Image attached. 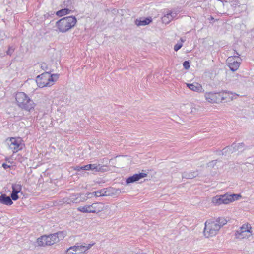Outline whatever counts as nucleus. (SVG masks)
<instances>
[{
    "label": "nucleus",
    "instance_id": "9",
    "mask_svg": "<svg viewBox=\"0 0 254 254\" xmlns=\"http://www.w3.org/2000/svg\"><path fill=\"white\" fill-rule=\"evenodd\" d=\"M212 202L215 205H219L222 204H229V199L227 193L224 195H216L213 197Z\"/></svg>",
    "mask_w": 254,
    "mask_h": 254
},
{
    "label": "nucleus",
    "instance_id": "20",
    "mask_svg": "<svg viewBox=\"0 0 254 254\" xmlns=\"http://www.w3.org/2000/svg\"><path fill=\"white\" fill-rule=\"evenodd\" d=\"M76 0H65L63 2V5L67 8L71 9L73 8V5Z\"/></svg>",
    "mask_w": 254,
    "mask_h": 254
},
{
    "label": "nucleus",
    "instance_id": "44",
    "mask_svg": "<svg viewBox=\"0 0 254 254\" xmlns=\"http://www.w3.org/2000/svg\"><path fill=\"white\" fill-rule=\"evenodd\" d=\"M180 41H181V43H182V44L183 43H184L185 41V40L183 39L182 38H181Z\"/></svg>",
    "mask_w": 254,
    "mask_h": 254
},
{
    "label": "nucleus",
    "instance_id": "25",
    "mask_svg": "<svg viewBox=\"0 0 254 254\" xmlns=\"http://www.w3.org/2000/svg\"><path fill=\"white\" fill-rule=\"evenodd\" d=\"M12 191L19 193L22 189V186L19 184H13L12 185Z\"/></svg>",
    "mask_w": 254,
    "mask_h": 254
},
{
    "label": "nucleus",
    "instance_id": "36",
    "mask_svg": "<svg viewBox=\"0 0 254 254\" xmlns=\"http://www.w3.org/2000/svg\"><path fill=\"white\" fill-rule=\"evenodd\" d=\"M14 51V48H13L12 46H11V47L9 46L8 50L6 51V54L10 56L13 53Z\"/></svg>",
    "mask_w": 254,
    "mask_h": 254
},
{
    "label": "nucleus",
    "instance_id": "7",
    "mask_svg": "<svg viewBox=\"0 0 254 254\" xmlns=\"http://www.w3.org/2000/svg\"><path fill=\"white\" fill-rule=\"evenodd\" d=\"M9 142H10L9 144V148L12 150L14 153L22 149L23 144L20 142V140L12 137L10 138Z\"/></svg>",
    "mask_w": 254,
    "mask_h": 254
},
{
    "label": "nucleus",
    "instance_id": "17",
    "mask_svg": "<svg viewBox=\"0 0 254 254\" xmlns=\"http://www.w3.org/2000/svg\"><path fill=\"white\" fill-rule=\"evenodd\" d=\"M187 86L190 89L195 92H201L202 90L201 85L198 83H194L192 84L187 83Z\"/></svg>",
    "mask_w": 254,
    "mask_h": 254
},
{
    "label": "nucleus",
    "instance_id": "14",
    "mask_svg": "<svg viewBox=\"0 0 254 254\" xmlns=\"http://www.w3.org/2000/svg\"><path fill=\"white\" fill-rule=\"evenodd\" d=\"M152 21V19L151 17L147 18H140L139 19H136L135 20V24L138 26H145Z\"/></svg>",
    "mask_w": 254,
    "mask_h": 254
},
{
    "label": "nucleus",
    "instance_id": "37",
    "mask_svg": "<svg viewBox=\"0 0 254 254\" xmlns=\"http://www.w3.org/2000/svg\"><path fill=\"white\" fill-rule=\"evenodd\" d=\"M231 147H232V149H234V152L239 150L237 144L236 143H233L231 145Z\"/></svg>",
    "mask_w": 254,
    "mask_h": 254
},
{
    "label": "nucleus",
    "instance_id": "43",
    "mask_svg": "<svg viewBox=\"0 0 254 254\" xmlns=\"http://www.w3.org/2000/svg\"><path fill=\"white\" fill-rule=\"evenodd\" d=\"M100 217L101 218H103V219H104V218H106V216H105V215H103L102 213H101V214H100Z\"/></svg>",
    "mask_w": 254,
    "mask_h": 254
},
{
    "label": "nucleus",
    "instance_id": "33",
    "mask_svg": "<svg viewBox=\"0 0 254 254\" xmlns=\"http://www.w3.org/2000/svg\"><path fill=\"white\" fill-rule=\"evenodd\" d=\"M178 13V11H176L174 12L170 11L169 13H167V15H169L170 19L172 20L173 18H175L177 16Z\"/></svg>",
    "mask_w": 254,
    "mask_h": 254
},
{
    "label": "nucleus",
    "instance_id": "34",
    "mask_svg": "<svg viewBox=\"0 0 254 254\" xmlns=\"http://www.w3.org/2000/svg\"><path fill=\"white\" fill-rule=\"evenodd\" d=\"M183 67L185 69H188L190 67V64L188 61H185L183 63Z\"/></svg>",
    "mask_w": 254,
    "mask_h": 254
},
{
    "label": "nucleus",
    "instance_id": "35",
    "mask_svg": "<svg viewBox=\"0 0 254 254\" xmlns=\"http://www.w3.org/2000/svg\"><path fill=\"white\" fill-rule=\"evenodd\" d=\"M182 46H183V44H182V43H177L174 46V51H178L180 49H181L182 48Z\"/></svg>",
    "mask_w": 254,
    "mask_h": 254
},
{
    "label": "nucleus",
    "instance_id": "21",
    "mask_svg": "<svg viewBox=\"0 0 254 254\" xmlns=\"http://www.w3.org/2000/svg\"><path fill=\"white\" fill-rule=\"evenodd\" d=\"M252 229V227L250 224H244L240 228V229L237 230V231H240L242 232H245V233H252V231H251Z\"/></svg>",
    "mask_w": 254,
    "mask_h": 254
},
{
    "label": "nucleus",
    "instance_id": "13",
    "mask_svg": "<svg viewBox=\"0 0 254 254\" xmlns=\"http://www.w3.org/2000/svg\"><path fill=\"white\" fill-rule=\"evenodd\" d=\"M53 243H56L60 240H63L64 237V233L63 231H59L57 233L49 235Z\"/></svg>",
    "mask_w": 254,
    "mask_h": 254
},
{
    "label": "nucleus",
    "instance_id": "8",
    "mask_svg": "<svg viewBox=\"0 0 254 254\" xmlns=\"http://www.w3.org/2000/svg\"><path fill=\"white\" fill-rule=\"evenodd\" d=\"M37 243L38 246H50L54 243L52 241V239L49 235H43L38 238L37 240Z\"/></svg>",
    "mask_w": 254,
    "mask_h": 254
},
{
    "label": "nucleus",
    "instance_id": "2",
    "mask_svg": "<svg viewBox=\"0 0 254 254\" xmlns=\"http://www.w3.org/2000/svg\"><path fill=\"white\" fill-rule=\"evenodd\" d=\"M77 22V19L74 16L64 17L57 21L56 26L58 31L65 33L74 27Z\"/></svg>",
    "mask_w": 254,
    "mask_h": 254
},
{
    "label": "nucleus",
    "instance_id": "12",
    "mask_svg": "<svg viewBox=\"0 0 254 254\" xmlns=\"http://www.w3.org/2000/svg\"><path fill=\"white\" fill-rule=\"evenodd\" d=\"M94 244H89L88 246L83 245L80 244H76V245L70 247V249H72L73 251H81V252H85L86 251L90 249Z\"/></svg>",
    "mask_w": 254,
    "mask_h": 254
},
{
    "label": "nucleus",
    "instance_id": "19",
    "mask_svg": "<svg viewBox=\"0 0 254 254\" xmlns=\"http://www.w3.org/2000/svg\"><path fill=\"white\" fill-rule=\"evenodd\" d=\"M227 92H221L219 93H216V100L215 103L221 102L223 100L227 98L226 95Z\"/></svg>",
    "mask_w": 254,
    "mask_h": 254
},
{
    "label": "nucleus",
    "instance_id": "40",
    "mask_svg": "<svg viewBox=\"0 0 254 254\" xmlns=\"http://www.w3.org/2000/svg\"><path fill=\"white\" fill-rule=\"evenodd\" d=\"M234 54L233 56H232V57H234V59L235 58H239V57H240V54L236 51L235 50L234 51Z\"/></svg>",
    "mask_w": 254,
    "mask_h": 254
},
{
    "label": "nucleus",
    "instance_id": "24",
    "mask_svg": "<svg viewBox=\"0 0 254 254\" xmlns=\"http://www.w3.org/2000/svg\"><path fill=\"white\" fill-rule=\"evenodd\" d=\"M227 195L228 196V198L229 199V203L238 200L240 197H241L240 194H228L227 193Z\"/></svg>",
    "mask_w": 254,
    "mask_h": 254
},
{
    "label": "nucleus",
    "instance_id": "41",
    "mask_svg": "<svg viewBox=\"0 0 254 254\" xmlns=\"http://www.w3.org/2000/svg\"><path fill=\"white\" fill-rule=\"evenodd\" d=\"M244 144L243 143H240L237 144L238 147L239 149H242L244 147Z\"/></svg>",
    "mask_w": 254,
    "mask_h": 254
},
{
    "label": "nucleus",
    "instance_id": "32",
    "mask_svg": "<svg viewBox=\"0 0 254 254\" xmlns=\"http://www.w3.org/2000/svg\"><path fill=\"white\" fill-rule=\"evenodd\" d=\"M171 20L170 17L169 15H167V14L162 18V21L164 23H168Z\"/></svg>",
    "mask_w": 254,
    "mask_h": 254
},
{
    "label": "nucleus",
    "instance_id": "26",
    "mask_svg": "<svg viewBox=\"0 0 254 254\" xmlns=\"http://www.w3.org/2000/svg\"><path fill=\"white\" fill-rule=\"evenodd\" d=\"M215 221L218 224V226H220V228L227 222V221L224 217H218L216 219Z\"/></svg>",
    "mask_w": 254,
    "mask_h": 254
},
{
    "label": "nucleus",
    "instance_id": "15",
    "mask_svg": "<svg viewBox=\"0 0 254 254\" xmlns=\"http://www.w3.org/2000/svg\"><path fill=\"white\" fill-rule=\"evenodd\" d=\"M0 203L9 206L13 204V201L10 196L6 195L5 194H2L0 196Z\"/></svg>",
    "mask_w": 254,
    "mask_h": 254
},
{
    "label": "nucleus",
    "instance_id": "27",
    "mask_svg": "<svg viewBox=\"0 0 254 254\" xmlns=\"http://www.w3.org/2000/svg\"><path fill=\"white\" fill-rule=\"evenodd\" d=\"M41 68L43 70L47 71L46 72H49V74H50L51 72H53L54 70L52 69L48 64L46 63H42L41 64Z\"/></svg>",
    "mask_w": 254,
    "mask_h": 254
},
{
    "label": "nucleus",
    "instance_id": "11",
    "mask_svg": "<svg viewBox=\"0 0 254 254\" xmlns=\"http://www.w3.org/2000/svg\"><path fill=\"white\" fill-rule=\"evenodd\" d=\"M147 174L144 173H139L135 174L133 175L128 177L126 181L127 184H130L134 183L137 181L139 180L140 179L146 177Z\"/></svg>",
    "mask_w": 254,
    "mask_h": 254
},
{
    "label": "nucleus",
    "instance_id": "39",
    "mask_svg": "<svg viewBox=\"0 0 254 254\" xmlns=\"http://www.w3.org/2000/svg\"><path fill=\"white\" fill-rule=\"evenodd\" d=\"M72 251L73 250L72 249H70V248H69L66 251V254H75V253Z\"/></svg>",
    "mask_w": 254,
    "mask_h": 254
},
{
    "label": "nucleus",
    "instance_id": "45",
    "mask_svg": "<svg viewBox=\"0 0 254 254\" xmlns=\"http://www.w3.org/2000/svg\"><path fill=\"white\" fill-rule=\"evenodd\" d=\"M136 254H146L144 253H137Z\"/></svg>",
    "mask_w": 254,
    "mask_h": 254
},
{
    "label": "nucleus",
    "instance_id": "23",
    "mask_svg": "<svg viewBox=\"0 0 254 254\" xmlns=\"http://www.w3.org/2000/svg\"><path fill=\"white\" fill-rule=\"evenodd\" d=\"M221 154L222 155H227L228 154H230L234 152V149H232V147L231 146H228L224 148L223 149V150L221 151Z\"/></svg>",
    "mask_w": 254,
    "mask_h": 254
},
{
    "label": "nucleus",
    "instance_id": "22",
    "mask_svg": "<svg viewBox=\"0 0 254 254\" xmlns=\"http://www.w3.org/2000/svg\"><path fill=\"white\" fill-rule=\"evenodd\" d=\"M72 11L71 9H69V8H64L56 12V15L58 16L61 17L66 14L70 13V12Z\"/></svg>",
    "mask_w": 254,
    "mask_h": 254
},
{
    "label": "nucleus",
    "instance_id": "30",
    "mask_svg": "<svg viewBox=\"0 0 254 254\" xmlns=\"http://www.w3.org/2000/svg\"><path fill=\"white\" fill-rule=\"evenodd\" d=\"M105 193H106V191H104V190H101L100 191H94L92 193V194L94 195L95 196L99 197V196L107 195V194H106Z\"/></svg>",
    "mask_w": 254,
    "mask_h": 254
},
{
    "label": "nucleus",
    "instance_id": "1",
    "mask_svg": "<svg viewBox=\"0 0 254 254\" xmlns=\"http://www.w3.org/2000/svg\"><path fill=\"white\" fill-rule=\"evenodd\" d=\"M17 105L22 109L27 111L33 110L35 104L25 93L18 92L15 95Z\"/></svg>",
    "mask_w": 254,
    "mask_h": 254
},
{
    "label": "nucleus",
    "instance_id": "29",
    "mask_svg": "<svg viewBox=\"0 0 254 254\" xmlns=\"http://www.w3.org/2000/svg\"><path fill=\"white\" fill-rule=\"evenodd\" d=\"M77 210L83 213H90L89 205L79 207L77 208Z\"/></svg>",
    "mask_w": 254,
    "mask_h": 254
},
{
    "label": "nucleus",
    "instance_id": "3",
    "mask_svg": "<svg viewBox=\"0 0 254 254\" xmlns=\"http://www.w3.org/2000/svg\"><path fill=\"white\" fill-rule=\"evenodd\" d=\"M58 78V75L57 74H49V72H45L37 76L36 81L38 86L43 88L46 86H50Z\"/></svg>",
    "mask_w": 254,
    "mask_h": 254
},
{
    "label": "nucleus",
    "instance_id": "4",
    "mask_svg": "<svg viewBox=\"0 0 254 254\" xmlns=\"http://www.w3.org/2000/svg\"><path fill=\"white\" fill-rule=\"evenodd\" d=\"M220 229V226L215 221L207 220L205 223L203 233L206 237H212L215 235Z\"/></svg>",
    "mask_w": 254,
    "mask_h": 254
},
{
    "label": "nucleus",
    "instance_id": "28",
    "mask_svg": "<svg viewBox=\"0 0 254 254\" xmlns=\"http://www.w3.org/2000/svg\"><path fill=\"white\" fill-rule=\"evenodd\" d=\"M247 234V233L236 231L235 236L236 238L237 239H244L246 237H248L249 236H248Z\"/></svg>",
    "mask_w": 254,
    "mask_h": 254
},
{
    "label": "nucleus",
    "instance_id": "46",
    "mask_svg": "<svg viewBox=\"0 0 254 254\" xmlns=\"http://www.w3.org/2000/svg\"><path fill=\"white\" fill-rule=\"evenodd\" d=\"M211 20H213V18L212 17H211Z\"/></svg>",
    "mask_w": 254,
    "mask_h": 254
},
{
    "label": "nucleus",
    "instance_id": "42",
    "mask_svg": "<svg viewBox=\"0 0 254 254\" xmlns=\"http://www.w3.org/2000/svg\"><path fill=\"white\" fill-rule=\"evenodd\" d=\"M2 167L4 168V169H7L8 168H10V165H7V164L4 163L2 164Z\"/></svg>",
    "mask_w": 254,
    "mask_h": 254
},
{
    "label": "nucleus",
    "instance_id": "16",
    "mask_svg": "<svg viewBox=\"0 0 254 254\" xmlns=\"http://www.w3.org/2000/svg\"><path fill=\"white\" fill-rule=\"evenodd\" d=\"M198 176V171L196 170L193 172H184L182 173V178H185L187 179H192Z\"/></svg>",
    "mask_w": 254,
    "mask_h": 254
},
{
    "label": "nucleus",
    "instance_id": "6",
    "mask_svg": "<svg viewBox=\"0 0 254 254\" xmlns=\"http://www.w3.org/2000/svg\"><path fill=\"white\" fill-rule=\"evenodd\" d=\"M89 206L90 213H98L108 208V206L101 202L94 203Z\"/></svg>",
    "mask_w": 254,
    "mask_h": 254
},
{
    "label": "nucleus",
    "instance_id": "31",
    "mask_svg": "<svg viewBox=\"0 0 254 254\" xmlns=\"http://www.w3.org/2000/svg\"><path fill=\"white\" fill-rule=\"evenodd\" d=\"M18 194V193L12 191V192L11 193V195L10 196L12 201V200H14V201L17 200L19 198Z\"/></svg>",
    "mask_w": 254,
    "mask_h": 254
},
{
    "label": "nucleus",
    "instance_id": "38",
    "mask_svg": "<svg viewBox=\"0 0 254 254\" xmlns=\"http://www.w3.org/2000/svg\"><path fill=\"white\" fill-rule=\"evenodd\" d=\"M217 160H212V161L210 162L208 164V166L209 167H213L216 163Z\"/></svg>",
    "mask_w": 254,
    "mask_h": 254
},
{
    "label": "nucleus",
    "instance_id": "18",
    "mask_svg": "<svg viewBox=\"0 0 254 254\" xmlns=\"http://www.w3.org/2000/svg\"><path fill=\"white\" fill-rule=\"evenodd\" d=\"M216 93L213 92L206 93L205 94L206 100L210 103H215L216 100Z\"/></svg>",
    "mask_w": 254,
    "mask_h": 254
},
{
    "label": "nucleus",
    "instance_id": "5",
    "mask_svg": "<svg viewBox=\"0 0 254 254\" xmlns=\"http://www.w3.org/2000/svg\"><path fill=\"white\" fill-rule=\"evenodd\" d=\"M107 167L106 166L102 165L100 164H90L84 165L81 167L77 166L76 169L78 171L80 170H93L96 172H103L107 170Z\"/></svg>",
    "mask_w": 254,
    "mask_h": 254
},
{
    "label": "nucleus",
    "instance_id": "10",
    "mask_svg": "<svg viewBox=\"0 0 254 254\" xmlns=\"http://www.w3.org/2000/svg\"><path fill=\"white\" fill-rule=\"evenodd\" d=\"M226 63L228 66L232 71L237 70L241 64L240 62L235 61L234 57H229L226 60Z\"/></svg>",
    "mask_w": 254,
    "mask_h": 254
}]
</instances>
